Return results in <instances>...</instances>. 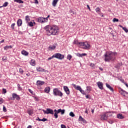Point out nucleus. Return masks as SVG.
Returning <instances> with one entry per match:
<instances>
[{
    "label": "nucleus",
    "instance_id": "obj_1",
    "mask_svg": "<svg viewBox=\"0 0 128 128\" xmlns=\"http://www.w3.org/2000/svg\"><path fill=\"white\" fill-rule=\"evenodd\" d=\"M44 30L47 34V35L50 36H56L58 32V26H46Z\"/></svg>",
    "mask_w": 128,
    "mask_h": 128
},
{
    "label": "nucleus",
    "instance_id": "obj_2",
    "mask_svg": "<svg viewBox=\"0 0 128 128\" xmlns=\"http://www.w3.org/2000/svg\"><path fill=\"white\" fill-rule=\"evenodd\" d=\"M116 52H106L104 55L105 59L104 61L106 62H110V60L114 61L116 60Z\"/></svg>",
    "mask_w": 128,
    "mask_h": 128
},
{
    "label": "nucleus",
    "instance_id": "obj_3",
    "mask_svg": "<svg viewBox=\"0 0 128 128\" xmlns=\"http://www.w3.org/2000/svg\"><path fill=\"white\" fill-rule=\"evenodd\" d=\"M53 94L54 96H60V98H62V96H64V93L58 88L54 89Z\"/></svg>",
    "mask_w": 128,
    "mask_h": 128
},
{
    "label": "nucleus",
    "instance_id": "obj_4",
    "mask_svg": "<svg viewBox=\"0 0 128 128\" xmlns=\"http://www.w3.org/2000/svg\"><path fill=\"white\" fill-rule=\"evenodd\" d=\"M108 114H112V112H106L104 114L100 116V120H108V118H110V116H112V114L108 115Z\"/></svg>",
    "mask_w": 128,
    "mask_h": 128
},
{
    "label": "nucleus",
    "instance_id": "obj_5",
    "mask_svg": "<svg viewBox=\"0 0 128 128\" xmlns=\"http://www.w3.org/2000/svg\"><path fill=\"white\" fill-rule=\"evenodd\" d=\"M54 56L55 58H57V60H62L64 58V56L60 53L54 54Z\"/></svg>",
    "mask_w": 128,
    "mask_h": 128
},
{
    "label": "nucleus",
    "instance_id": "obj_6",
    "mask_svg": "<svg viewBox=\"0 0 128 128\" xmlns=\"http://www.w3.org/2000/svg\"><path fill=\"white\" fill-rule=\"evenodd\" d=\"M81 46H84L83 48L84 50H89L90 48V45L88 42H82Z\"/></svg>",
    "mask_w": 128,
    "mask_h": 128
},
{
    "label": "nucleus",
    "instance_id": "obj_7",
    "mask_svg": "<svg viewBox=\"0 0 128 128\" xmlns=\"http://www.w3.org/2000/svg\"><path fill=\"white\" fill-rule=\"evenodd\" d=\"M43 112L45 114H54V112L50 108H48L46 110H43Z\"/></svg>",
    "mask_w": 128,
    "mask_h": 128
},
{
    "label": "nucleus",
    "instance_id": "obj_8",
    "mask_svg": "<svg viewBox=\"0 0 128 128\" xmlns=\"http://www.w3.org/2000/svg\"><path fill=\"white\" fill-rule=\"evenodd\" d=\"M47 18H44L42 17L38 19V22H40V24H44L46 22Z\"/></svg>",
    "mask_w": 128,
    "mask_h": 128
},
{
    "label": "nucleus",
    "instance_id": "obj_9",
    "mask_svg": "<svg viewBox=\"0 0 128 128\" xmlns=\"http://www.w3.org/2000/svg\"><path fill=\"white\" fill-rule=\"evenodd\" d=\"M64 90L65 92H66V94H68V96H70V90L68 87L66 86H64Z\"/></svg>",
    "mask_w": 128,
    "mask_h": 128
},
{
    "label": "nucleus",
    "instance_id": "obj_10",
    "mask_svg": "<svg viewBox=\"0 0 128 128\" xmlns=\"http://www.w3.org/2000/svg\"><path fill=\"white\" fill-rule=\"evenodd\" d=\"M97 85L98 86V88H99L100 90H104V84L102 82H97Z\"/></svg>",
    "mask_w": 128,
    "mask_h": 128
},
{
    "label": "nucleus",
    "instance_id": "obj_11",
    "mask_svg": "<svg viewBox=\"0 0 128 128\" xmlns=\"http://www.w3.org/2000/svg\"><path fill=\"white\" fill-rule=\"evenodd\" d=\"M72 86H74V88L76 90H79L80 92L82 89V87L80 86H77L76 85L74 84H72Z\"/></svg>",
    "mask_w": 128,
    "mask_h": 128
},
{
    "label": "nucleus",
    "instance_id": "obj_12",
    "mask_svg": "<svg viewBox=\"0 0 128 128\" xmlns=\"http://www.w3.org/2000/svg\"><path fill=\"white\" fill-rule=\"evenodd\" d=\"M120 94H122V96H126V94H128V92L122 89H121L120 90Z\"/></svg>",
    "mask_w": 128,
    "mask_h": 128
},
{
    "label": "nucleus",
    "instance_id": "obj_13",
    "mask_svg": "<svg viewBox=\"0 0 128 128\" xmlns=\"http://www.w3.org/2000/svg\"><path fill=\"white\" fill-rule=\"evenodd\" d=\"M79 122H82L84 124H88V122H86V120L84 118H82V116H80L79 118Z\"/></svg>",
    "mask_w": 128,
    "mask_h": 128
},
{
    "label": "nucleus",
    "instance_id": "obj_14",
    "mask_svg": "<svg viewBox=\"0 0 128 128\" xmlns=\"http://www.w3.org/2000/svg\"><path fill=\"white\" fill-rule=\"evenodd\" d=\"M17 24L18 26H22V19H19L18 20L17 22Z\"/></svg>",
    "mask_w": 128,
    "mask_h": 128
},
{
    "label": "nucleus",
    "instance_id": "obj_15",
    "mask_svg": "<svg viewBox=\"0 0 128 128\" xmlns=\"http://www.w3.org/2000/svg\"><path fill=\"white\" fill-rule=\"evenodd\" d=\"M106 86L108 88L109 90H110L111 92H114V88H112V87L110 86V85L106 84Z\"/></svg>",
    "mask_w": 128,
    "mask_h": 128
},
{
    "label": "nucleus",
    "instance_id": "obj_16",
    "mask_svg": "<svg viewBox=\"0 0 128 128\" xmlns=\"http://www.w3.org/2000/svg\"><path fill=\"white\" fill-rule=\"evenodd\" d=\"M37 71L38 72H45V70L42 68H36Z\"/></svg>",
    "mask_w": 128,
    "mask_h": 128
},
{
    "label": "nucleus",
    "instance_id": "obj_17",
    "mask_svg": "<svg viewBox=\"0 0 128 128\" xmlns=\"http://www.w3.org/2000/svg\"><path fill=\"white\" fill-rule=\"evenodd\" d=\"M44 84H46L44 82H42V81H40L38 80L37 82V86H44Z\"/></svg>",
    "mask_w": 128,
    "mask_h": 128
},
{
    "label": "nucleus",
    "instance_id": "obj_18",
    "mask_svg": "<svg viewBox=\"0 0 128 128\" xmlns=\"http://www.w3.org/2000/svg\"><path fill=\"white\" fill-rule=\"evenodd\" d=\"M76 56H78V58H83V56H87V54H80V53H78V54H76Z\"/></svg>",
    "mask_w": 128,
    "mask_h": 128
},
{
    "label": "nucleus",
    "instance_id": "obj_19",
    "mask_svg": "<svg viewBox=\"0 0 128 128\" xmlns=\"http://www.w3.org/2000/svg\"><path fill=\"white\" fill-rule=\"evenodd\" d=\"M44 92L46 94H50V87H47L44 90Z\"/></svg>",
    "mask_w": 128,
    "mask_h": 128
},
{
    "label": "nucleus",
    "instance_id": "obj_20",
    "mask_svg": "<svg viewBox=\"0 0 128 128\" xmlns=\"http://www.w3.org/2000/svg\"><path fill=\"white\" fill-rule=\"evenodd\" d=\"M58 2H59L58 0H54V1L52 2L53 6L56 8V4H58Z\"/></svg>",
    "mask_w": 128,
    "mask_h": 128
},
{
    "label": "nucleus",
    "instance_id": "obj_21",
    "mask_svg": "<svg viewBox=\"0 0 128 128\" xmlns=\"http://www.w3.org/2000/svg\"><path fill=\"white\" fill-rule=\"evenodd\" d=\"M30 64H31V66H36V60H31V62H30Z\"/></svg>",
    "mask_w": 128,
    "mask_h": 128
},
{
    "label": "nucleus",
    "instance_id": "obj_22",
    "mask_svg": "<svg viewBox=\"0 0 128 128\" xmlns=\"http://www.w3.org/2000/svg\"><path fill=\"white\" fill-rule=\"evenodd\" d=\"M22 54L23 56H28V53L26 50L22 51Z\"/></svg>",
    "mask_w": 128,
    "mask_h": 128
},
{
    "label": "nucleus",
    "instance_id": "obj_23",
    "mask_svg": "<svg viewBox=\"0 0 128 128\" xmlns=\"http://www.w3.org/2000/svg\"><path fill=\"white\" fill-rule=\"evenodd\" d=\"M118 118H119L120 120H124V117L122 114H118Z\"/></svg>",
    "mask_w": 128,
    "mask_h": 128
},
{
    "label": "nucleus",
    "instance_id": "obj_24",
    "mask_svg": "<svg viewBox=\"0 0 128 128\" xmlns=\"http://www.w3.org/2000/svg\"><path fill=\"white\" fill-rule=\"evenodd\" d=\"M56 46H50L48 48V50H56Z\"/></svg>",
    "mask_w": 128,
    "mask_h": 128
},
{
    "label": "nucleus",
    "instance_id": "obj_25",
    "mask_svg": "<svg viewBox=\"0 0 128 128\" xmlns=\"http://www.w3.org/2000/svg\"><path fill=\"white\" fill-rule=\"evenodd\" d=\"M36 24V22H30L28 24V26H30L31 28H32V26H34V25Z\"/></svg>",
    "mask_w": 128,
    "mask_h": 128
},
{
    "label": "nucleus",
    "instance_id": "obj_26",
    "mask_svg": "<svg viewBox=\"0 0 128 128\" xmlns=\"http://www.w3.org/2000/svg\"><path fill=\"white\" fill-rule=\"evenodd\" d=\"M82 42H80L78 41H74V44H76L77 46H82Z\"/></svg>",
    "mask_w": 128,
    "mask_h": 128
},
{
    "label": "nucleus",
    "instance_id": "obj_27",
    "mask_svg": "<svg viewBox=\"0 0 128 128\" xmlns=\"http://www.w3.org/2000/svg\"><path fill=\"white\" fill-rule=\"evenodd\" d=\"M12 46H6L4 48V50H8L12 49Z\"/></svg>",
    "mask_w": 128,
    "mask_h": 128
},
{
    "label": "nucleus",
    "instance_id": "obj_28",
    "mask_svg": "<svg viewBox=\"0 0 128 128\" xmlns=\"http://www.w3.org/2000/svg\"><path fill=\"white\" fill-rule=\"evenodd\" d=\"M26 20L27 24H28V22H30V16H26Z\"/></svg>",
    "mask_w": 128,
    "mask_h": 128
},
{
    "label": "nucleus",
    "instance_id": "obj_29",
    "mask_svg": "<svg viewBox=\"0 0 128 128\" xmlns=\"http://www.w3.org/2000/svg\"><path fill=\"white\" fill-rule=\"evenodd\" d=\"M14 2H17V4H24V1L22 0H14Z\"/></svg>",
    "mask_w": 128,
    "mask_h": 128
},
{
    "label": "nucleus",
    "instance_id": "obj_30",
    "mask_svg": "<svg viewBox=\"0 0 128 128\" xmlns=\"http://www.w3.org/2000/svg\"><path fill=\"white\" fill-rule=\"evenodd\" d=\"M70 14H71V16H76V13L74 12V11H72V10H70Z\"/></svg>",
    "mask_w": 128,
    "mask_h": 128
},
{
    "label": "nucleus",
    "instance_id": "obj_31",
    "mask_svg": "<svg viewBox=\"0 0 128 128\" xmlns=\"http://www.w3.org/2000/svg\"><path fill=\"white\" fill-rule=\"evenodd\" d=\"M72 55L70 54H68V56H67V60H72Z\"/></svg>",
    "mask_w": 128,
    "mask_h": 128
},
{
    "label": "nucleus",
    "instance_id": "obj_32",
    "mask_svg": "<svg viewBox=\"0 0 128 128\" xmlns=\"http://www.w3.org/2000/svg\"><path fill=\"white\" fill-rule=\"evenodd\" d=\"M90 66L92 68V70H96V64H90Z\"/></svg>",
    "mask_w": 128,
    "mask_h": 128
},
{
    "label": "nucleus",
    "instance_id": "obj_33",
    "mask_svg": "<svg viewBox=\"0 0 128 128\" xmlns=\"http://www.w3.org/2000/svg\"><path fill=\"white\" fill-rule=\"evenodd\" d=\"M92 91V87L88 86L86 87V92H88Z\"/></svg>",
    "mask_w": 128,
    "mask_h": 128
},
{
    "label": "nucleus",
    "instance_id": "obj_34",
    "mask_svg": "<svg viewBox=\"0 0 128 128\" xmlns=\"http://www.w3.org/2000/svg\"><path fill=\"white\" fill-rule=\"evenodd\" d=\"M55 114H54V116L55 117V118H58V112H54Z\"/></svg>",
    "mask_w": 128,
    "mask_h": 128
},
{
    "label": "nucleus",
    "instance_id": "obj_35",
    "mask_svg": "<svg viewBox=\"0 0 128 128\" xmlns=\"http://www.w3.org/2000/svg\"><path fill=\"white\" fill-rule=\"evenodd\" d=\"M8 6V2H6L2 6V8H6Z\"/></svg>",
    "mask_w": 128,
    "mask_h": 128
},
{
    "label": "nucleus",
    "instance_id": "obj_36",
    "mask_svg": "<svg viewBox=\"0 0 128 128\" xmlns=\"http://www.w3.org/2000/svg\"><path fill=\"white\" fill-rule=\"evenodd\" d=\"M70 116H72V118H74V116H76V115L74 114V112H71L70 114Z\"/></svg>",
    "mask_w": 128,
    "mask_h": 128
},
{
    "label": "nucleus",
    "instance_id": "obj_37",
    "mask_svg": "<svg viewBox=\"0 0 128 128\" xmlns=\"http://www.w3.org/2000/svg\"><path fill=\"white\" fill-rule=\"evenodd\" d=\"M12 98H14V100H16V96H18V94H12Z\"/></svg>",
    "mask_w": 128,
    "mask_h": 128
},
{
    "label": "nucleus",
    "instance_id": "obj_38",
    "mask_svg": "<svg viewBox=\"0 0 128 128\" xmlns=\"http://www.w3.org/2000/svg\"><path fill=\"white\" fill-rule=\"evenodd\" d=\"M80 92H81V94H83V96H86V92H84V90H82L80 91Z\"/></svg>",
    "mask_w": 128,
    "mask_h": 128
},
{
    "label": "nucleus",
    "instance_id": "obj_39",
    "mask_svg": "<svg viewBox=\"0 0 128 128\" xmlns=\"http://www.w3.org/2000/svg\"><path fill=\"white\" fill-rule=\"evenodd\" d=\"M54 112H56L58 114H60V112H62V109H59L58 110H55Z\"/></svg>",
    "mask_w": 128,
    "mask_h": 128
},
{
    "label": "nucleus",
    "instance_id": "obj_40",
    "mask_svg": "<svg viewBox=\"0 0 128 128\" xmlns=\"http://www.w3.org/2000/svg\"><path fill=\"white\" fill-rule=\"evenodd\" d=\"M18 90H22V88L20 84L18 85Z\"/></svg>",
    "mask_w": 128,
    "mask_h": 128
},
{
    "label": "nucleus",
    "instance_id": "obj_41",
    "mask_svg": "<svg viewBox=\"0 0 128 128\" xmlns=\"http://www.w3.org/2000/svg\"><path fill=\"white\" fill-rule=\"evenodd\" d=\"M96 12H98V13L100 12V8H96Z\"/></svg>",
    "mask_w": 128,
    "mask_h": 128
},
{
    "label": "nucleus",
    "instance_id": "obj_42",
    "mask_svg": "<svg viewBox=\"0 0 128 128\" xmlns=\"http://www.w3.org/2000/svg\"><path fill=\"white\" fill-rule=\"evenodd\" d=\"M16 100H20V96L17 95Z\"/></svg>",
    "mask_w": 128,
    "mask_h": 128
},
{
    "label": "nucleus",
    "instance_id": "obj_43",
    "mask_svg": "<svg viewBox=\"0 0 128 128\" xmlns=\"http://www.w3.org/2000/svg\"><path fill=\"white\" fill-rule=\"evenodd\" d=\"M114 22H118L119 20L117 18H114L113 20Z\"/></svg>",
    "mask_w": 128,
    "mask_h": 128
},
{
    "label": "nucleus",
    "instance_id": "obj_44",
    "mask_svg": "<svg viewBox=\"0 0 128 128\" xmlns=\"http://www.w3.org/2000/svg\"><path fill=\"white\" fill-rule=\"evenodd\" d=\"M123 30H124L125 32L128 34V28H126L125 27L124 28H123Z\"/></svg>",
    "mask_w": 128,
    "mask_h": 128
},
{
    "label": "nucleus",
    "instance_id": "obj_45",
    "mask_svg": "<svg viewBox=\"0 0 128 128\" xmlns=\"http://www.w3.org/2000/svg\"><path fill=\"white\" fill-rule=\"evenodd\" d=\"M3 110L4 112H8V110H6V106H4Z\"/></svg>",
    "mask_w": 128,
    "mask_h": 128
},
{
    "label": "nucleus",
    "instance_id": "obj_46",
    "mask_svg": "<svg viewBox=\"0 0 128 128\" xmlns=\"http://www.w3.org/2000/svg\"><path fill=\"white\" fill-rule=\"evenodd\" d=\"M120 64H119L115 66V68H120Z\"/></svg>",
    "mask_w": 128,
    "mask_h": 128
},
{
    "label": "nucleus",
    "instance_id": "obj_47",
    "mask_svg": "<svg viewBox=\"0 0 128 128\" xmlns=\"http://www.w3.org/2000/svg\"><path fill=\"white\" fill-rule=\"evenodd\" d=\"M54 55H53L52 57L49 58H48V60H52V58H54Z\"/></svg>",
    "mask_w": 128,
    "mask_h": 128
},
{
    "label": "nucleus",
    "instance_id": "obj_48",
    "mask_svg": "<svg viewBox=\"0 0 128 128\" xmlns=\"http://www.w3.org/2000/svg\"><path fill=\"white\" fill-rule=\"evenodd\" d=\"M28 92H30V94H32V96H34V92L32 90L29 89Z\"/></svg>",
    "mask_w": 128,
    "mask_h": 128
},
{
    "label": "nucleus",
    "instance_id": "obj_49",
    "mask_svg": "<svg viewBox=\"0 0 128 128\" xmlns=\"http://www.w3.org/2000/svg\"><path fill=\"white\" fill-rule=\"evenodd\" d=\"M61 113H62V114H64L66 113V110H62Z\"/></svg>",
    "mask_w": 128,
    "mask_h": 128
},
{
    "label": "nucleus",
    "instance_id": "obj_50",
    "mask_svg": "<svg viewBox=\"0 0 128 128\" xmlns=\"http://www.w3.org/2000/svg\"><path fill=\"white\" fill-rule=\"evenodd\" d=\"M14 26H16V24H13L12 25V30H14Z\"/></svg>",
    "mask_w": 128,
    "mask_h": 128
},
{
    "label": "nucleus",
    "instance_id": "obj_51",
    "mask_svg": "<svg viewBox=\"0 0 128 128\" xmlns=\"http://www.w3.org/2000/svg\"><path fill=\"white\" fill-rule=\"evenodd\" d=\"M42 122H48V119L44 118L42 120Z\"/></svg>",
    "mask_w": 128,
    "mask_h": 128
},
{
    "label": "nucleus",
    "instance_id": "obj_52",
    "mask_svg": "<svg viewBox=\"0 0 128 128\" xmlns=\"http://www.w3.org/2000/svg\"><path fill=\"white\" fill-rule=\"evenodd\" d=\"M20 72L22 74H24V70H22V69L20 68Z\"/></svg>",
    "mask_w": 128,
    "mask_h": 128
},
{
    "label": "nucleus",
    "instance_id": "obj_53",
    "mask_svg": "<svg viewBox=\"0 0 128 128\" xmlns=\"http://www.w3.org/2000/svg\"><path fill=\"white\" fill-rule=\"evenodd\" d=\"M108 122L109 124H114V122L112 120H110V121Z\"/></svg>",
    "mask_w": 128,
    "mask_h": 128
},
{
    "label": "nucleus",
    "instance_id": "obj_54",
    "mask_svg": "<svg viewBox=\"0 0 128 128\" xmlns=\"http://www.w3.org/2000/svg\"><path fill=\"white\" fill-rule=\"evenodd\" d=\"M50 18V16H48V17L46 18H47V20H46V22H47L48 20V18Z\"/></svg>",
    "mask_w": 128,
    "mask_h": 128
},
{
    "label": "nucleus",
    "instance_id": "obj_55",
    "mask_svg": "<svg viewBox=\"0 0 128 128\" xmlns=\"http://www.w3.org/2000/svg\"><path fill=\"white\" fill-rule=\"evenodd\" d=\"M4 99L2 98L1 100H0V102H1V104H4Z\"/></svg>",
    "mask_w": 128,
    "mask_h": 128
},
{
    "label": "nucleus",
    "instance_id": "obj_56",
    "mask_svg": "<svg viewBox=\"0 0 128 128\" xmlns=\"http://www.w3.org/2000/svg\"><path fill=\"white\" fill-rule=\"evenodd\" d=\"M34 1H35L34 4H38V0H34Z\"/></svg>",
    "mask_w": 128,
    "mask_h": 128
},
{
    "label": "nucleus",
    "instance_id": "obj_57",
    "mask_svg": "<svg viewBox=\"0 0 128 128\" xmlns=\"http://www.w3.org/2000/svg\"><path fill=\"white\" fill-rule=\"evenodd\" d=\"M3 93L6 94V90L4 88H3Z\"/></svg>",
    "mask_w": 128,
    "mask_h": 128
},
{
    "label": "nucleus",
    "instance_id": "obj_58",
    "mask_svg": "<svg viewBox=\"0 0 128 128\" xmlns=\"http://www.w3.org/2000/svg\"><path fill=\"white\" fill-rule=\"evenodd\" d=\"M62 128H66V126L65 125L62 124L61 126Z\"/></svg>",
    "mask_w": 128,
    "mask_h": 128
},
{
    "label": "nucleus",
    "instance_id": "obj_59",
    "mask_svg": "<svg viewBox=\"0 0 128 128\" xmlns=\"http://www.w3.org/2000/svg\"><path fill=\"white\" fill-rule=\"evenodd\" d=\"M87 8L90 10V12L92 11V10H90V7L89 5H87Z\"/></svg>",
    "mask_w": 128,
    "mask_h": 128
},
{
    "label": "nucleus",
    "instance_id": "obj_60",
    "mask_svg": "<svg viewBox=\"0 0 128 128\" xmlns=\"http://www.w3.org/2000/svg\"><path fill=\"white\" fill-rule=\"evenodd\" d=\"M18 34H21V35L24 34V32H20V31L18 32Z\"/></svg>",
    "mask_w": 128,
    "mask_h": 128
},
{
    "label": "nucleus",
    "instance_id": "obj_61",
    "mask_svg": "<svg viewBox=\"0 0 128 128\" xmlns=\"http://www.w3.org/2000/svg\"><path fill=\"white\" fill-rule=\"evenodd\" d=\"M85 114H88V108H86Z\"/></svg>",
    "mask_w": 128,
    "mask_h": 128
},
{
    "label": "nucleus",
    "instance_id": "obj_62",
    "mask_svg": "<svg viewBox=\"0 0 128 128\" xmlns=\"http://www.w3.org/2000/svg\"><path fill=\"white\" fill-rule=\"evenodd\" d=\"M86 98H88V99L90 98V96H89V95H86Z\"/></svg>",
    "mask_w": 128,
    "mask_h": 128
},
{
    "label": "nucleus",
    "instance_id": "obj_63",
    "mask_svg": "<svg viewBox=\"0 0 128 128\" xmlns=\"http://www.w3.org/2000/svg\"><path fill=\"white\" fill-rule=\"evenodd\" d=\"M36 120H38V122H42V120H40V118H38V119H36Z\"/></svg>",
    "mask_w": 128,
    "mask_h": 128
},
{
    "label": "nucleus",
    "instance_id": "obj_64",
    "mask_svg": "<svg viewBox=\"0 0 128 128\" xmlns=\"http://www.w3.org/2000/svg\"><path fill=\"white\" fill-rule=\"evenodd\" d=\"M28 128H32V126H29Z\"/></svg>",
    "mask_w": 128,
    "mask_h": 128
}]
</instances>
